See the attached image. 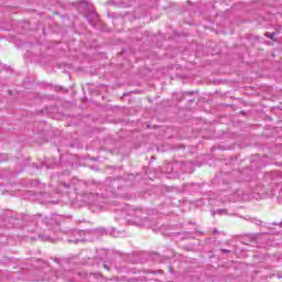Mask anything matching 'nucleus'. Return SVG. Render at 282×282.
Segmentation results:
<instances>
[{"label": "nucleus", "mask_w": 282, "mask_h": 282, "mask_svg": "<svg viewBox=\"0 0 282 282\" xmlns=\"http://www.w3.org/2000/svg\"><path fill=\"white\" fill-rule=\"evenodd\" d=\"M264 36H267V39H272V40H274V36H276V32L265 33Z\"/></svg>", "instance_id": "1"}]
</instances>
